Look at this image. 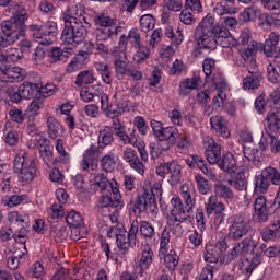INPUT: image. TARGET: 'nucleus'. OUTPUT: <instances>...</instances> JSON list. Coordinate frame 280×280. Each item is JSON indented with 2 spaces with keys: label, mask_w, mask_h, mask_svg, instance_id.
Returning <instances> with one entry per match:
<instances>
[{
  "label": "nucleus",
  "mask_w": 280,
  "mask_h": 280,
  "mask_svg": "<svg viewBox=\"0 0 280 280\" xmlns=\"http://www.w3.org/2000/svg\"><path fill=\"white\" fill-rule=\"evenodd\" d=\"M280 36L279 34L272 32L269 34L268 38L265 40V45L261 44V49L258 51H264L267 58H272L275 56V50L277 49V45H279Z\"/></svg>",
  "instance_id": "27"
},
{
  "label": "nucleus",
  "mask_w": 280,
  "mask_h": 280,
  "mask_svg": "<svg viewBox=\"0 0 280 280\" xmlns=\"http://www.w3.org/2000/svg\"><path fill=\"white\" fill-rule=\"evenodd\" d=\"M101 108L104 113H107L108 117L112 115H119V113H124V107H119L118 109H113V106L108 104V95H101Z\"/></svg>",
  "instance_id": "50"
},
{
  "label": "nucleus",
  "mask_w": 280,
  "mask_h": 280,
  "mask_svg": "<svg viewBox=\"0 0 280 280\" xmlns=\"http://www.w3.org/2000/svg\"><path fill=\"white\" fill-rule=\"evenodd\" d=\"M200 84H202V79L200 77L184 79L179 82V95H189V93H191V91H196Z\"/></svg>",
  "instance_id": "26"
},
{
  "label": "nucleus",
  "mask_w": 280,
  "mask_h": 280,
  "mask_svg": "<svg viewBox=\"0 0 280 280\" xmlns=\"http://www.w3.org/2000/svg\"><path fill=\"white\" fill-rule=\"evenodd\" d=\"M11 255L8 258L7 266L10 270H18L19 266L27 259V247L25 243H14L9 249Z\"/></svg>",
  "instance_id": "12"
},
{
  "label": "nucleus",
  "mask_w": 280,
  "mask_h": 280,
  "mask_svg": "<svg viewBox=\"0 0 280 280\" xmlns=\"http://www.w3.org/2000/svg\"><path fill=\"white\" fill-rule=\"evenodd\" d=\"M155 172L158 176H161V178H165L168 174L170 185H178V183H180L182 168L178 162L173 161V162L160 164L156 167Z\"/></svg>",
  "instance_id": "10"
},
{
  "label": "nucleus",
  "mask_w": 280,
  "mask_h": 280,
  "mask_svg": "<svg viewBox=\"0 0 280 280\" xmlns=\"http://www.w3.org/2000/svg\"><path fill=\"white\" fill-rule=\"evenodd\" d=\"M259 49H261V43L252 42L250 46H248L246 49L240 50V56L242 60H244L247 69H257L255 54H257Z\"/></svg>",
  "instance_id": "21"
},
{
  "label": "nucleus",
  "mask_w": 280,
  "mask_h": 280,
  "mask_svg": "<svg viewBox=\"0 0 280 280\" xmlns=\"http://www.w3.org/2000/svg\"><path fill=\"white\" fill-rule=\"evenodd\" d=\"M9 231L2 233V240H13L19 244L27 242L30 233V215L25 212L11 211L8 213Z\"/></svg>",
  "instance_id": "3"
},
{
  "label": "nucleus",
  "mask_w": 280,
  "mask_h": 280,
  "mask_svg": "<svg viewBox=\"0 0 280 280\" xmlns=\"http://www.w3.org/2000/svg\"><path fill=\"white\" fill-rule=\"evenodd\" d=\"M101 147L92 144L84 153L83 158L80 162V167L83 172H86V170H91L92 172H95L97 170V158L100 156Z\"/></svg>",
  "instance_id": "15"
},
{
  "label": "nucleus",
  "mask_w": 280,
  "mask_h": 280,
  "mask_svg": "<svg viewBox=\"0 0 280 280\" xmlns=\"http://www.w3.org/2000/svg\"><path fill=\"white\" fill-rule=\"evenodd\" d=\"M180 138V133L176 127H164L156 138L159 141H168L170 143H176V140Z\"/></svg>",
  "instance_id": "38"
},
{
  "label": "nucleus",
  "mask_w": 280,
  "mask_h": 280,
  "mask_svg": "<svg viewBox=\"0 0 280 280\" xmlns=\"http://www.w3.org/2000/svg\"><path fill=\"white\" fill-rule=\"evenodd\" d=\"M171 213L168 215V218H175L178 220H184V221H188L191 219V215H189L188 212V207L183 203V199H180V197H173L171 199Z\"/></svg>",
  "instance_id": "20"
},
{
  "label": "nucleus",
  "mask_w": 280,
  "mask_h": 280,
  "mask_svg": "<svg viewBox=\"0 0 280 280\" xmlns=\"http://www.w3.org/2000/svg\"><path fill=\"white\" fill-rule=\"evenodd\" d=\"M108 185H110V180H108V177H106L104 173H101L94 177V182L91 184L90 189L91 191H106Z\"/></svg>",
  "instance_id": "42"
},
{
  "label": "nucleus",
  "mask_w": 280,
  "mask_h": 280,
  "mask_svg": "<svg viewBox=\"0 0 280 280\" xmlns=\"http://www.w3.org/2000/svg\"><path fill=\"white\" fill-rule=\"evenodd\" d=\"M213 23H215V18H213L211 14H208L201 20L195 31L213 33V28L215 27L213 26Z\"/></svg>",
  "instance_id": "47"
},
{
  "label": "nucleus",
  "mask_w": 280,
  "mask_h": 280,
  "mask_svg": "<svg viewBox=\"0 0 280 280\" xmlns=\"http://www.w3.org/2000/svg\"><path fill=\"white\" fill-rule=\"evenodd\" d=\"M20 94L23 100H34L38 93V84L25 81L20 86Z\"/></svg>",
  "instance_id": "37"
},
{
  "label": "nucleus",
  "mask_w": 280,
  "mask_h": 280,
  "mask_svg": "<svg viewBox=\"0 0 280 280\" xmlns=\"http://www.w3.org/2000/svg\"><path fill=\"white\" fill-rule=\"evenodd\" d=\"M51 60L54 62H67V60H69V52H67L60 48H52L51 49Z\"/></svg>",
  "instance_id": "59"
},
{
  "label": "nucleus",
  "mask_w": 280,
  "mask_h": 280,
  "mask_svg": "<svg viewBox=\"0 0 280 280\" xmlns=\"http://www.w3.org/2000/svg\"><path fill=\"white\" fill-rule=\"evenodd\" d=\"M31 28L34 31L35 40H40V45H51L58 35V24L54 21H48L42 26L33 24Z\"/></svg>",
  "instance_id": "8"
},
{
  "label": "nucleus",
  "mask_w": 280,
  "mask_h": 280,
  "mask_svg": "<svg viewBox=\"0 0 280 280\" xmlns=\"http://www.w3.org/2000/svg\"><path fill=\"white\" fill-rule=\"evenodd\" d=\"M172 145H176V143H172L167 140H158L156 142H151L150 154L152 159H159L163 152H167L172 148Z\"/></svg>",
  "instance_id": "31"
},
{
  "label": "nucleus",
  "mask_w": 280,
  "mask_h": 280,
  "mask_svg": "<svg viewBox=\"0 0 280 280\" xmlns=\"http://www.w3.org/2000/svg\"><path fill=\"white\" fill-rule=\"evenodd\" d=\"M210 124L213 130H215L217 135L223 137V139H228L231 137V131H229V127H226V119L222 116H212L210 118Z\"/></svg>",
  "instance_id": "28"
},
{
  "label": "nucleus",
  "mask_w": 280,
  "mask_h": 280,
  "mask_svg": "<svg viewBox=\"0 0 280 280\" xmlns=\"http://www.w3.org/2000/svg\"><path fill=\"white\" fill-rule=\"evenodd\" d=\"M23 58V51L19 48L7 49V60L9 62H19Z\"/></svg>",
  "instance_id": "63"
},
{
  "label": "nucleus",
  "mask_w": 280,
  "mask_h": 280,
  "mask_svg": "<svg viewBox=\"0 0 280 280\" xmlns=\"http://www.w3.org/2000/svg\"><path fill=\"white\" fill-rule=\"evenodd\" d=\"M214 194L219 196V198H224V200H232L233 199V190L229 188V186L223 184L214 185Z\"/></svg>",
  "instance_id": "55"
},
{
  "label": "nucleus",
  "mask_w": 280,
  "mask_h": 280,
  "mask_svg": "<svg viewBox=\"0 0 280 280\" xmlns=\"http://www.w3.org/2000/svg\"><path fill=\"white\" fill-rule=\"evenodd\" d=\"M119 165V155L115 152H109L101 159V167L103 172H115Z\"/></svg>",
  "instance_id": "30"
},
{
  "label": "nucleus",
  "mask_w": 280,
  "mask_h": 280,
  "mask_svg": "<svg viewBox=\"0 0 280 280\" xmlns=\"http://www.w3.org/2000/svg\"><path fill=\"white\" fill-rule=\"evenodd\" d=\"M30 197L27 195H12L7 199H2L3 203L8 207H19L23 202H27Z\"/></svg>",
  "instance_id": "56"
},
{
  "label": "nucleus",
  "mask_w": 280,
  "mask_h": 280,
  "mask_svg": "<svg viewBox=\"0 0 280 280\" xmlns=\"http://www.w3.org/2000/svg\"><path fill=\"white\" fill-rule=\"evenodd\" d=\"M46 124L48 128V136L50 139H58V137H62L65 129L62 128V125L51 114H46Z\"/></svg>",
  "instance_id": "25"
},
{
  "label": "nucleus",
  "mask_w": 280,
  "mask_h": 280,
  "mask_svg": "<svg viewBox=\"0 0 280 280\" xmlns=\"http://www.w3.org/2000/svg\"><path fill=\"white\" fill-rule=\"evenodd\" d=\"M139 233V221L135 220L130 224L127 232L124 225H115L109 229L107 236L116 237L118 250L122 257H126L135 244H137V235Z\"/></svg>",
  "instance_id": "4"
},
{
  "label": "nucleus",
  "mask_w": 280,
  "mask_h": 280,
  "mask_svg": "<svg viewBox=\"0 0 280 280\" xmlns=\"http://www.w3.org/2000/svg\"><path fill=\"white\" fill-rule=\"evenodd\" d=\"M229 185L237 189V191H244L246 189V175H244V172L236 173L232 179H229Z\"/></svg>",
  "instance_id": "45"
},
{
  "label": "nucleus",
  "mask_w": 280,
  "mask_h": 280,
  "mask_svg": "<svg viewBox=\"0 0 280 280\" xmlns=\"http://www.w3.org/2000/svg\"><path fill=\"white\" fill-rule=\"evenodd\" d=\"M160 261L170 270L171 272H174L176 268H178V261L180 258L178 257V254L176 253V249H170L168 253L164 255H160Z\"/></svg>",
  "instance_id": "29"
},
{
  "label": "nucleus",
  "mask_w": 280,
  "mask_h": 280,
  "mask_svg": "<svg viewBox=\"0 0 280 280\" xmlns=\"http://www.w3.org/2000/svg\"><path fill=\"white\" fill-rule=\"evenodd\" d=\"M115 141L113 137V127L105 126L98 133V147L104 150L107 145H110Z\"/></svg>",
  "instance_id": "40"
},
{
  "label": "nucleus",
  "mask_w": 280,
  "mask_h": 280,
  "mask_svg": "<svg viewBox=\"0 0 280 280\" xmlns=\"http://www.w3.org/2000/svg\"><path fill=\"white\" fill-rule=\"evenodd\" d=\"M254 194L257 196H261L264 194H268V190L270 189V182L264 175L260 173L259 175L255 176L254 179Z\"/></svg>",
  "instance_id": "41"
},
{
  "label": "nucleus",
  "mask_w": 280,
  "mask_h": 280,
  "mask_svg": "<svg viewBox=\"0 0 280 280\" xmlns=\"http://www.w3.org/2000/svg\"><path fill=\"white\" fill-rule=\"evenodd\" d=\"M229 237L231 240H242L248 234L250 225L248 224V219L243 214H233L229 219Z\"/></svg>",
  "instance_id": "9"
},
{
  "label": "nucleus",
  "mask_w": 280,
  "mask_h": 280,
  "mask_svg": "<svg viewBox=\"0 0 280 280\" xmlns=\"http://www.w3.org/2000/svg\"><path fill=\"white\" fill-rule=\"evenodd\" d=\"M94 82L95 74H93L92 71L83 70L77 75L74 84H77V86H86L89 84H93Z\"/></svg>",
  "instance_id": "44"
},
{
  "label": "nucleus",
  "mask_w": 280,
  "mask_h": 280,
  "mask_svg": "<svg viewBox=\"0 0 280 280\" xmlns=\"http://www.w3.org/2000/svg\"><path fill=\"white\" fill-rule=\"evenodd\" d=\"M261 237L264 242H272V240H279L280 235L277 228L271 225V229L266 228L262 230Z\"/></svg>",
  "instance_id": "58"
},
{
  "label": "nucleus",
  "mask_w": 280,
  "mask_h": 280,
  "mask_svg": "<svg viewBox=\"0 0 280 280\" xmlns=\"http://www.w3.org/2000/svg\"><path fill=\"white\" fill-rule=\"evenodd\" d=\"M257 241L250 236L243 238L232 248L228 255V261L237 259L240 255H243V257H246V255H249V253L254 255L255 250L257 249Z\"/></svg>",
  "instance_id": "11"
},
{
  "label": "nucleus",
  "mask_w": 280,
  "mask_h": 280,
  "mask_svg": "<svg viewBox=\"0 0 280 280\" xmlns=\"http://www.w3.org/2000/svg\"><path fill=\"white\" fill-rule=\"evenodd\" d=\"M45 106V101L43 98H35L28 105V115L36 116L40 112V108Z\"/></svg>",
  "instance_id": "60"
},
{
  "label": "nucleus",
  "mask_w": 280,
  "mask_h": 280,
  "mask_svg": "<svg viewBox=\"0 0 280 280\" xmlns=\"http://www.w3.org/2000/svg\"><path fill=\"white\" fill-rule=\"evenodd\" d=\"M95 23L100 27L96 28L97 40H108L113 36H119L124 32V27L119 25V22L115 18L106 13H101L96 15Z\"/></svg>",
  "instance_id": "7"
},
{
  "label": "nucleus",
  "mask_w": 280,
  "mask_h": 280,
  "mask_svg": "<svg viewBox=\"0 0 280 280\" xmlns=\"http://www.w3.org/2000/svg\"><path fill=\"white\" fill-rule=\"evenodd\" d=\"M94 68L96 69L98 75H101L104 84H113V71L110 70V66L102 61H95Z\"/></svg>",
  "instance_id": "34"
},
{
  "label": "nucleus",
  "mask_w": 280,
  "mask_h": 280,
  "mask_svg": "<svg viewBox=\"0 0 280 280\" xmlns=\"http://www.w3.org/2000/svg\"><path fill=\"white\" fill-rule=\"evenodd\" d=\"M170 232L167 230V226H165L160 236L159 257L161 255H166V253H170Z\"/></svg>",
  "instance_id": "46"
},
{
  "label": "nucleus",
  "mask_w": 280,
  "mask_h": 280,
  "mask_svg": "<svg viewBox=\"0 0 280 280\" xmlns=\"http://www.w3.org/2000/svg\"><path fill=\"white\" fill-rule=\"evenodd\" d=\"M260 174L268 180L270 185H280V173L277 168L268 166L264 168Z\"/></svg>",
  "instance_id": "43"
},
{
  "label": "nucleus",
  "mask_w": 280,
  "mask_h": 280,
  "mask_svg": "<svg viewBox=\"0 0 280 280\" xmlns=\"http://www.w3.org/2000/svg\"><path fill=\"white\" fill-rule=\"evenodd\" d=\"M185 71V63L177 59L173 62L172 67L168 69V74L180 75Z\"/></svg>",
  "instance_id": "64"
},
{
  "label": "nucleus",
  "mask_w": 280,
  "mask_h": 280,
  "mask_svg": "<svg viewBox=\"0 0 280 280\" xmlns=\"http://www.w3.org/2000/svg\"><path fill=\"white\" fill-rule=\"evenodd\" d=\"M212 37L215 42V47H218V45L224 48L233 47L236 43L229 28L220 25L213 27Z\"/></svg>",
  "instance_id": "17"
},
{
  "label": "nucleus",
  "mask_w": 280,
  "mask_h": 280,
  "mask_svg": "<svg viewBox=\"0 0 280 280\" xmlns=\"http://www.w3.org/2000/svg\"><path fill=\"white\" fill-rule=\"evenodd\" d=\"M126 49H128V36L121 35L118 42V46L114 48V58H126Z\"/></svg>",
  "instance_id": "48"
},
{
  "label": "nucleus",
  "mask_w": 280,
  "mask_h": 280,
  "mask_svg": "<svg viewBox=\"0 0 280 280\" xmlns=\"http://www.w3.org/2000/svg\"><path fill=\"white\" fill-rule=\"evenodd\" d=\"M218 167L228 174H235L237 172V161L233 153H226L219 162Z\"/></svg>",
  "instance_id": "32"
},
{
  "label": "nucleus",
  "mask_w": 280,
  "mask_h": 280,
  "mask_svg": "<svg viewBox=\"0 0 280 280\" xmlns=\"http://www.w3.org/2000/svg\"><path fill=\"white\" fill-rule=\"evenodd\" d=\"M195 40H197L198 49L194 51L195 58L200 56V49H209L213 51L215 49V42L213 39V33L207 31H195Z\"/></svg>",
  "instance_id": "16"
},
{
  "label": "nucleus",
  "mask_w": 280,
  "mask_h": 280,
  "mask_svg": "<svg viewBox=\"0 0 280 280\" xmlns=\"http://www.w3.org/2000/svg\"><path fill=\"white\" fill-rule=\"evenodd\" d=\"M67 224L72 226L73 229H79L84 224V219H82V214L75 212V210L70 211L66 217Z\"/></svg>",
  "instance_id": "49"
},
{
  "label": "nucleus",
  "mask_w": 280,
  "mask_h": 280,
  "mask_svg": "<svg viewBox=\"0 0 280 280\" xmlns=\"http://www.w3.org/2000/svg\"><path fill=\"white\" fill-rule=\"evenodd\" d=\"M138 231H140V235L142 240H145V242H150V240H154L156 235L154 225H152L150 221H140V223L138 224Z\"/></svg>",
  "instance_id": "39"
},
{
  "label": "nucleus",
  "mask_w": 280,
  "mask_h": 280,
  "mask_svg": "<svg viewBox=\"0 0 280 280\" xmlns=\"http://www.w3.org/2000/svg\"><path fill=\"white\" fill-rule=\"evenodd\" d=\"M195 182L197 183V189L200 194H209V180L202 175H195Z\"/></svg>",
  "instance_id": "61"
},
{
  "label": "nucleus",
  "mask_w": 280,
  "mask_h": 280,
  "mask_svg": "<svg viewBox=\"0 0 280 280\" xmlns=\"http://www.w3.org/2000/svg\"><path fill=\"white\" fill-rule=\"evenodd\" d=\"M205 155L210 165H219L222 161V147L211 137L203 138Z\"/></svg>",
  "instance_id": "14"
},
{
  "label": "nucleus",
  "mask_w": 280,
  "mask_h": 280,
  "mask_svg": "<svg viewBox=\"0 0 280 280\" xmlns=\"http://www.w3.org/2000/svg\"><path fill=\"white\" fill-rule=\"evenodd\" d=\"M280 105H271V109L268 112L266 121L267 130L269 132H279L280 129Z\"/></svg>",
  "instance_id": "24"
},
{
  "label": "nucleus",
  "mask_w": 280,
  "mask_h": 280,
  "mask_svg": "<svg viewBox=\"0 0 280 280\" xmlns=\"http://www.w3.org/2000/svg\"><path fill=\"white\" fill-rule=\"evenodd\" d=\"M114 69L117 80H126V75L130 71V63L126 61V57H115Z\"/></svg>",
  "instance_id": "33"
},
{
  "label": "nucleus",
  "mask_w": 280,
  "mask_h": 280,
  "mask_svg": "<svg viewBox=\"0 0 280 280\" xmlns=\"http://www.w3.org/2000/svg\"><path fill=\"white\" fill-rule=\"evenodd\" d=\"M62 21L65 23L63 31L61 33L62 45H70L71 47H78L89 32V22H86V11L82 4H75L68 9L63 15Z\"/></svg>",
  "instance_id": "1"
},
{
  "label": "nucleus",
  "mask_w": 280,
  "mask_h": 280,
  "mask_svg": "<svg viewBox=\"0 0 280 280\" xmlns=\"http://www.w3.org/2000/svg\"><path fill=\"white\" fill-rule=\"evenodd\" d=\"M148 58H150V48L145 46H139L138 50L132 57V60L136 65H143Z\"/></svg>",
  "instance_id": "53"
},
{
  "label": "nucleus",
  "mask_w": 280,
  "mask_h": 280,
  "mask_svg": "<svg viewBox=\"0 0 280 280\" xmlns=\"http://www.w3.org/2000/svg\"><path fill=\"white\" fill-rule=\"evenodd\" d=\"M13 172L18 174L19 182L27 185L36 178V162L30 158L25 150H19L13 161Z\"/></svg>",
  "instance_id": "6"
},
{
  "label": "nucleus",
  "mask_w": 280,
  "mask_h": 280,
  "mask_svg": "<svg viewBox=\"0 0 280 280\" xmlns=\"http://www.w3.org/2000/svg\"><path fill=\"white\" fill-rule=\"evenodd\" d=\"M85 58L83 55L78 54L67 66V73H75V71H80L82 67H84Z\"/></svg>",
  "instance_id": "51"
},
{
  "label": "nucleus",
  "mask_w": 280,
  "mask_h": 280,
  "mask_svg": "<svg viewBox=\"0 0 280 280\" xmlns=\"http://www.w3.org/2000/svg\"><path fill=\"white\" fill-rule=\"evenodd\" d=\"M152 261H154V252L150 244L142 245V253L140 258V267L142 270H148L150 266H152Z\"/></svg>",
  "instance_id": "36"
},
{
  "label": "nucleus",
  "mask_w": 280,
  "mask_h": 280,
  "mask_svg": "<svg viewBox=\"0 0 280 280\" xmlns=\"http://www.w3.org/2000/svg\"><path fill=\"white\" fill-rule=\"evenodd\" d=\"M229 245L226 241L218 242L217 244L208 243L203 249V261L207 264H218L222 253H226Z\"/></svg>",
  "instance_id": "13"
},
{
  "label": "nucleus",
  "mask_w": 280,
  "mask_h": 280,
  "mask_svg": "<svg viewBox=\"0 0 280 280\" xmlns=\"http://www.w3.org/2000/svg\"><path fill=\"white\" fill-rule=\"evenodd\" d=\"M56 150L59 156V163H67L69 161V154L67 150H65V142L62 139H58L56 142Z\"/></svg>",
  "instance_id": "62"
},
{
  "label": "nucleus",
  "mask_w": 280,
  "mask_h": 280,
  "mask_svg": "<svg viewBox=\"0 0 280 280\" xmlns=\"http://www.w3.org/2000/svg\"><path fill=\"white\" fill-rule=\"evenodd\" d=\"M156 25V20L150 14L142 15L140 18V30L142 32H151Z\"/></svg>",
  "instance_id": "54"
},
{
  "label": "nucleus",
  "mask_w": 280,
  "mask_h": 280,
  "mask_svg": "<svg viewBox=\"0 0 280 280\" xmlns=\"http://www.w3.org/2000/svg\"><path fill=\"white\" fill-rule=\"evenodd\" d=\"M27 72L21 67H11L2 70V75L0 77L1 82H23Z\"/></svg>",
  "instance_id": "22"
},
{
  "label": "nucleus",
  "mask_w": 280,
  "mask_h": 280,
  "mask_svg": "<svg viewBox=\"0 0 280 280\" xmlns=\"http://www.w3.org/2000/svg\"><path fill=\"white\" fill-rule=\"evenodd\" d=\"M249 75L245 77L243 79V89L245 91H255L256 89H259L261 83V72L255 69H248Z\"/></svg>",
  "instance_id": "23"
},
{
  "label": "nucleus",
  "mask_w": 280,
  "mask_h": 280,
  "mask_svg": "<svg viewBox=\"0 0 280 280\" xmlns=\"http://www.w3.org/2000/svg\"><path fill=\"white\" fill-rule=\"evenodd\" d=\"M268 215H270L268 200L265 196H259L254 203V220L255 222H268Z\"/></svg>",
  "instance_id": "19"
},
{
  "label": "nucleus",
  "mask_w": 280,
  "mask_h": 280,
  "mask_svg": "<svg viewBox=\"0 0 280 280\" xmlns=\"http://www.w3.org/2000/svg\"><path fill=\"white\" fill-rule=\"evenodd\" d=\"M156 198H163V185L161 183H155L152 187H143L142 192L137 197L135 209H138L140 213L147 211L156 218L159 214Z\"/></svg>",
  "instance_id": "5"
},
{
  "label": "nucleus",
  "mask_w": 280,
  "mask_h": 280,
  "mask_svg": "<svg viewBox=\"0 0 280 280\" xmlns=\"http://www.w3.org/2000/svg\"><path fill=\"white\" fill-rule=\"evenodd\" d=\"M218 272V266L206 265L197 280H213V275Z\"/></svg>",
  "instance_id": "57"
},
{
  "label": "nucleus",
  "mask_w": 280,
  "mask_h": 280,
  "mask_svg": "<svg viewBox=\"0 0 280 280\" xmlns=\"http://www.w3.org/2000/svg\"><path fill=\"white\" fill-rule=\"evenodd\" d=\"M187 221L183 219H176L174 217H167L166 218V224H167V231H171L175 237H183V234L185 233V230H183V223Z\"/></svg>",
  "instance_id": "35"
},
{
  "label": "nucleus",
  "mask_w": 280,
  "mask_h": 280,
  "mask_svg": "<svg viewBox=\"0 0 280 280\" xmlns=\"http://www.w3.org/2000/svg\"><path fill=\"white\" fill-rule=\"evenodd\" d=\"M206 207L208 215H211V213H215L217 219L214 221V224H222V222L224 221V211L226 209V206H224L222 201L218 200V196H210L206 203Z\"/></svg>",
  "instance_id": "18"
},
{
  "label": "nucleus",
  "mask_w": 280,
  "mask_h": 280,
  "mask_svg": "<svg viewBox=\"0 0 280 280\" xmlns=\"http://www.w3.org/2000/svg\"><path fill=\"white\" fill-rule=\"evenodd\" d=\"M257 14H259V8H257L255 5L247 7L240 14L241 21H243V23H248L250 21H255V19H257Z\"/></svg>",
  "instance_id": "52"
},
{
  "label": "nucleus",
  "mask_w": 280,
  "mask_h": 280,
  "mask_svg": "<svg viewBox=\"0 0 280 280\" xmlns=\"http://www.w3.org/2000/svg\"><path fill=\"white\" fill-rule=\"evenodd\" d=\"M27 19V11L21 5H15L12 18L1 22L3 36H0V47L14 45L19 38L25 36V21Z\"/></svg>",
  "instance_id": "2"
}]
</instances>
